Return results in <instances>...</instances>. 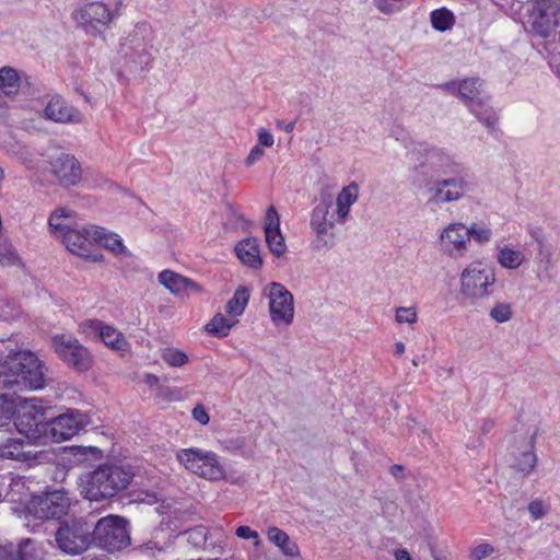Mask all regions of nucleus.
Here are the masks:
<instances>
[{"instance_id":"1","label":"nucleus","mask_w":560,"mask_h":560,"mask_svg":"<svg viewBox=\"0 0 560 560\" xmlns=\"http://www.w3.org/2000/svg\"><path fill=\"white\" fill-rule=\"evenodd\" d=\"M492 237L490 224L477 222L465 224L460 221H452L438 230L436 245L444 255L460 258L468 253L471 241L483 246L490 243Z\"/></svg>"},{"instance_id":"2","label":"nucleus","mask_w":560,"mask_h":560,"mask_svg":"<svg viewBox=\"0 0 560 560\" xmlns=\"http://www.w3.org/2000/svg\"><path fill=\"white\" fill-rule=\"evenodd\" d=\"M122 0H86L71 12L74 24L90 37H102L122 13Z\"/></svg>"},{"instance_id":"3","label":"nucleus","mask_w":560,"mask_h":560,"mask_svg":"<svg viewBox=\"0 0 560 560\" xmlns=\"http://www.w3.org/2000/svg\"><path fill=\"white\" fill-rule=\"evenodd\" d=\"M131 477V472L120 466H101L85 476L81 482V492L91 501L110 498L124 490Z\"/></svg>"},{"instance_id":"4","label":"nucleus","mask_w":560,"mask_h":560,"mask_svg":"<svg viewBox=\"0 0 560 560\" xmlns=\"http://www.w3.org/2000/svg\"><path fill=\"white\" fill-rule=\"evenodd\" d=\"M4 383L26 389H39L44 386V372L40 361L28 351H18L5 361Z\"/></svg>"},{"instance_id":"5","label":"nucleus","mask_w":560,"mask_h":560,"mask_svg":"<svg viewBox=\"0 0 560 560\" xmlns=\"http://www.w3.org/2000/svg\"><path fill=\"white\" fill-rule=\"evenodd\" d=\"M178 463L189 472L209 480L220 481L226 478V469L220 456L199 447L182 448L176 453Z\"/></svg>"},{"instance_id":"6","label":"nucleus","mask_w":560,"mask_h":560,"mask_svg":"<svg viewBox=\"0 0 560 560\" xmlns=\"http://www.w3.org/2000/svg\"><path fill=\"white\" fill-rule=\"evenodd\" d=\"M497 282L495 270L481 261L468 264L459 275V293L470 302L492 294Z\"/></svg>"},{"instance_id":"7","label":"nucleus","mask_w":560,"mask_h":560,"mask_svg":"<svg viewBox=\"0 0 560 560\" xmlns=\"http://www.w3.org/2000/svg\"><path fill=\"white\" fill-rule=\"evenodd\" d=\"M44 156V171L62 188L77 187L83 180V167L71 153L50 149Z\"/></svg>"},{"instance_id":"8","label":"nucleus","mask_w":560,"mask_h":560,"mask_svg":"<svg viewBox=\"0 0 560 560\" xmlns=\"http://www.w3.org/2000/svg\"><path fill=\"white\" fill-rule=\"evenodd\" d=\"M268 302L270 322L276 328H288L294 322L295 307L293 294L280 282L272 281L261 291Z\"/></svg>"},{"instance_id":"9","label":"nucleus","mask_w":560,"mask_h":560,"mask_svg":"<svg viewBox=\"0 0 560 560\" xmlns=\"http://www.w3.org/2000/svg\"><path fill=\"white\" fill-rule=\"evenodd\" d=\"M15 415V427L19 433L25 435L30 441L37 442L46 440L44 408L35 399H21L13 411Z\"/></svg>"},{"instance_id":"10","label":"nucleus","mask_w":560,"mask_h":560,"mask_svg":"<svg viewBox=\"0 0 560 560\" xmlns=\"http://www.w3.org/2000/svg\"><path fill=\"white\" fill-rule=\"evenodd\" d=\"M51 346L68 366L79 372L91 369L93 355L75 337L66 334L56 335L51 338Z\"/></svg>"},{"instance_id":"11","label":"nucleus","mask_w":560,"mask_h":560,"mask_svg":"<svg viewBox=\"0 0 560 560\" xmlns=\"http://www.w3.org/2000/svg\"><path fill=\"white\" fill-rule=\"evenodd\" d=\"M93 539L98 547L110 552L125 548L130 540L126 522L113 515L97 522Z\"/></svg>"},{"instance_id":"12","label":"nucleus","mask_w":560,"mask_h":560,"mask_svg":"<svg viewBox=\"0 0 560 560\" xmlns=\"http://www.w3.org/2000/svg\"><path fill=\"white\" fill-rule=\"evenodd\" d=\"M55 536L58 548L69 555H80L91 544L90 526L83 521H71L61 524Z\"/></svg>"},{"instance_id":"13","label":"nucleus","mask_w":560,"mask_h":560,"mask_svg":"<svg viewBox=\"0 0 560 560\" xmlns=\"http://www.w3.org/2000/svg\"><path fill=\"white\" fill-rule=\"evenodd\" d=\"M90 423V417L77 409L68 410L49 422L45 429L46 439L60 443L70 440Z\"/></svg>"},{"instance_id":"14","label":"nucleus","mask_w":560,"mask_h":560,"mask_svg":"<svg viewBox=\"0 0 560 560\" xmlns=\"http://www.w3.org/2000/svg\"><path fill=\"white\" fill-rule=\"evenodd\" d=\"M72 503L71 498L62 490H55L44 495L32 497L27 510L38 518H59L66 515Z\"/></svg>"},{"instance_id":"15","label":"nucleus","mask_w":560,"mask_h":560,"mask_svg":"<svg viewBox=\"0 0 560 560\" xmlns=\"http://www.w3.org/2000/svg\"><path fill=\"white\" fill-rule=\"evenodd\" d=\"M560 21V0H534L528 10L533 30L541 36L549 35Z\"/></svg>"},{"instance_id":"16","label":"nucleus","mask_w":560,"mask_h":560,"mask_svg":"<svg viewBox=\"0 0 560 560\" xmlns=\"http://www.w3.org/2000/svg\"><path fill=\"white\" fill-rule=\"evenodd\" d=\"M92 230H96V225L75 224L61 242L70 253L97 262L103 260V255L94 250L95 241L90 234Z\"/></svg>"},{"instance_id":"17","label":"nucleus","mask_w":560,"mask_h":560,"mask_svg":"<svg viewBox=\"0 0 560 560\" xmlns=\"http://www.w3.org/2000/svg\"><path fill=\"white\" fill-rule=\"evenodd\" d=\"M470 184L463 177L438 179L429 188L428 203L442 206L463 199L469 191Z\"/></svg>"},{"instance_id":"18","label":"nucleus","mask_w":560,"mask_h":560,"mask_svg":"<svg viewBox=\"0 0 560 560\" xmlns=\"http://www.w3.org/2000/svg\"><path fill=\"white\" fill-rule=\"evenodd\" d=\"M456 86L458 95L463 98L470 112L483 124L491 126L494 117L488 114L485 108L482 98L480 97L482 83L477 78H469L459 81Z\"/></svg>"},{"instance_id":"19","label":"nucleus","mask_w":560,"mask_h":560,"mask_svg":"<svg viewBox=\"0 0 560 560\" xmlns=\"http://www.w3.org/2000/svg\"><path fill=\"white\" fill-rule=\"evenodd\" d=\"M158 282L171 294L183 299L201 295L205 292L200 283L171 269L159 272Z\"/></svg>"},{"instance_id":"20","label":"nucleus","mask_w":560,"mask_h":560,"mask_svg":"<svg viewBox=\"0 0 560 560\" xmlns=\"http://www.w3.org/2000/svg\"><path fill=\"white\" fill-rule=\"evenodd\" d=\"M311 229L319 241L327 242L334 237V230L340 224L330 201H320L312 211Z\"/></svg>"},{"instance_id":"21","label":"nucleus","mask_w":560,"mask_h":560,"mask_svg":"<svg viewBox=\"0 0 560 560\" xmlns=\"http://www.w3.org/2000/svg\"><path fill=\"white\" fill-rule=\"evenodd\" d=\"M262 229L269 252L276 257H282L288 248L280 229V215L273 206L266 210Z\"/></svg>"},{"instance_id":"22","label":"nucleus","mask_w":560,"mask_h":560,"mask_svg":"<svg viewBox=\"0 0 560 560\" xmlns=\"http://www.w3.org/2000/svg\"><path fill=\"white\" fill-rule=\"evenodd\" d=\"M28 75L11 66L0 68V95L1 97L14 101L24 94Z\"/></svg>"},{"instance_id":"23","label":"nucleus","mask_w":560,"mask_h":560,"mask_svg":"<svg viewBox=\"0 0 560 560\" xmlns=\"http://www.w3.org/2000/svg\"><path fill=\"white\" fill-rule=\"evenodd\" d=\"M44 113L46 118L56 122H79L82 119L81 113L59 96L49 100Z\"/></svg>"},{"instance_id":"24","label":"nucleus","mask_w":560,"mask_h":560,"mask_svg":"<svg viewBox=\"0 0 560 560\" xmlns=\"http://www.w3.org/2000/svg\"><path fill=\"white\" fill-rule=\"evenodd\" d=\"M74 218L75 212L71 209L66 207L56 208L48 217L49 233L61 241L74 228Z\"/></svg>"},{"instance_id":"25","label":"nucleus","mask_w":560,"mask_h":560,"mask_svg":"<svg viewBox=\"0 0 560 560\" xmlns=\"http://www.w3.org/2000/svg\"><path fill=\"white\" fill-rule=\"evenodd\" d=\"M360 188L357 183H350L345 186L336 196L334 209L336 210V217L340 224H343L351 211V207L359 199Z\"/></svg>"},{"instance_id":"26","label":"nucleus","mask_w":560,"mask_h":560,"mask_svg":"<svg viewBox=\"0 0 560 560\" xmlns=\"http://www.w3.org/2000/svg\"><path fill=\"white\" fill-rule=\"evenodd\" d=\"M237 258L247 267L259 269L262 266L259 242L255 237H246L235 245Z\"/></svg>"},{"instance_id":"27","label":"nucleus","mask_w":560,"mask_h":560,"mask_svg":"<svg viewBox=\"0 0 560 560\" xmlns=\"http://www.w3.org/2000/svg\"><path fill=\"white\" fill-rule=\"evenodd\" d=\"M94 238L95 244L104 246L107 250L113 253L115 256L128 257L130 252L125 246L122 238L114 232H109L104 228L97 226L96 230L90 232Z\"/></svg>"},{"instance_id":"28","label":"nucleus","mask_w":560,"mask_h":560,"mask_svg":"<svg viewBox=\"0 0 560 560\" xmlns=\"http://www.w3.org/2000/svg\"><path fill=\"white\" fill-rule=\"evenodd\" d=\"M31 442L23 443L20 440L9 439L0 446V457L23 463H30L35 459L36 453L31 448Z\"/></svg>"},{"instance_id":"29","label":"nucleus","mask_w":560,"mask_h":560,"mask_svg":"<svg viewBox=\"0 0 560 560\" xmlns=\"http://www.w3.org/2000/svg\"><path fill=\"white\" fill-rule=\"evenodd\" d=\"M267 539L273 544L287 557L300 555L296 542L282 529L277 526H269L266 529Z\"/></svg>"},{"instance_id":"30","label":"nucleus","mask_w":560,"mask_h":560,"mask_svg":"<svg viewBox=\"0 0 560 560\" xmlns=\"http://www.w3.org/2000/svg\"><path fill=\"white\" fill-rule=\"evenodd\" d=\"M100 339L107 348L120 353L121 355L129 352V342L125 336L113 326L106 325L105 329L102 330Z\"/></svg>"},{"instance_id":"31","label":"nucleus","mask_w":560,"mask_h":560,"mask_svg":"<svg viewBox=\"0 0 560 560\" xmlns=\"http://www.w3.org/2000/svg\"><path fill=\"white\" fill-rule=\"evenodd\" d=\"M237 319L225 317L222 313H217L205 325V330L212 336L224 338L229 336L231 329L236 325Z\"/></svg>"},{"instance_id":"32","label":"nucleus","mask_w":560,"mask_h":560,"mask_svg":"<svg viewBox=\"0 0 560 560\" xmlns=\"http://www.w3.org/2000/svg\"><path fill=\"white\" fill-rule=\"evenodd\" d=\"M249 301V290L246 287H240L225 305V312L230 317L236 319L241 316Z\"/></svg>"},{"instance_id":"33","label":"nucleus","mask_w":560,"mask_h":560,"mask_svg":"<svg viewBox=\"0 0 560 560\" xmlns=\"http://www.w3.org/2000/svg\"><path fill=\"white\" fill-rule=\"evenodd\" d=\"M525 257L522 250L510 247L508 245L502 246L498 250L497 260L501 267L505 269H516L518 268Z\"/></svg>"},{"instance_id":"34","label":"nucleus","mask_w":560,"mask_h":560,"mask_svg":"<svg viewBox=\"0 0 560 560\" xmlns=\"http://www.w3.org/2000/svg\"><path fill=\"white\" fill-rule=\"evenodd\" d=\"M431 26L438 32H446L455 25L456 16L447 8H439L430 13Z\"/></svg>"},{"instance_id":"35","label":"nucleus","mask_w":560,"mask_h":560,"mask_svg":"<svg viewBox=\"0 0 560 560\" xmlns=\"http://www.w3.org/2000/svg\"><path fill=\"white\" fill-rule=\"evenodd\" d=\"M45 553L43 544L26 539L19 546L16 560H44Z\"/></svg>"},{"instance_id":"36","label":"nucleus","mask_w":560,"mask_h":560,"mask_svg":"<svg viewBox=\"0 0 560 560\" xmlns=\"http://www.w3.org/2000/svg\"><path fill=\"white\" fill-rule=\"evenodd\" d=\"M171 545V535L163 529H156L153 537L140 547V551L144 555H153L155 550H165Z\"/></svg>"},{"instance_id":"37","label":"nucleus","mask_w":560,"mask_h":560,"mask_svg":"<svg viewBox=\"0 0 560 560\" xmlns=\"http://www.w3.org/2000/svg\"><path fill=\"white\" fill-rule=\"evenodd\" d=\"M162 359L173 368H180L188 363V355L184 351L174 347L165 348L162 352Z\"/></svg>"},{"instance_id":"38","label":"nucleus","mask_w":560,"mask_h":560,"mask_svg":"<svg viewBox=\"0 0 560 560\" xmlns=\"http://www.w3.org/2000/svg\"><path fill=\"white\" fill-rule=\"evenodd\" d=\"M512 315V305L508 302H497L489 312L490 318L499 324L509 322Z\"/></svg>"},{"instance_id":"39","label":"nucleus","mask_w":560,"mask_h":560,"mask_svg":"<svg viewBox=\"0 0 560 560\" xmlns=\"http://www.w3.org/2000/svg\"><path fill=\"white\" fill-rule=\"evenodd\" d=\"M395 320L397 324L413 325L418 320V312L415 306H400L395 310Z\"/></svg>"},{"instance_id":"40","label":"nucleus","mask_w":560,"mask_h":560,"mask_svg":"<svg viewBox=\"0 0 560 560\" xmlns=\"http://www.w3.org/2000/svg\"><path fill=\"white\" fill-rule=\"evenodd\" d=\"M80 331L91 339H100L106 324L95 319H89L80 324Z\"/></svg>"},{"instance_id":"41","label":"nucleus","mask_w":560,"mask_h":560,"mask_svg":"<svg viewBox=\"0 0 560 560\" xmlns=\"http://www.w3.org/2000/svg\"><path fill=\"white\" fill-rule=\"evenodd\" d=\"M19 397L0 395V425L2 420L10 419L16 408Z\"/></svg>"},{"instance_id":"42","label":"nucleus","mask_w":560,"mask_h":560,"mask_svg":"<svg viewBox=\"0 0 560 560\" xmlns=\"http://www.w3.org/2000/svg\"><path fill=\"white\" fill-rule=\"evenodd\" d=\"M536 455L532 448L522 453L521 458L516 462V467L520 471L528 474L536 465Z\"/></svg>"},{"instance_id":"43","label":"nucleus","mask_w":560,"mask_h":560,"mask_svg":"<svg viewBox=\"0 0 560 560\" xmlns=\"http://www.w3.org/2000/svg\"><path fill=\"white\" fill-rule=\"evenodd\" d=\"M494 552V547L488 542H480L474 546L470 550L471 560H483L491 557Z\"/></svg>"},{"instance_id":"44","label":"nucleus","mask_w":560,"mask_h":560,"mask_svg":"<svg viewBox=\"0 0 560 560\" xmlns=\"http://www.w3.org/2000/svg\"><path fill=\"white\" fill-rule=\"evenodd\" d=\"M19 261L16 250L9 245L0 246V264L4 266L15 265Z\"/></svg>"},{"instance_id":"45","label":"nucleus","mask_w":560,"mask_h":560,"mask_svg":"<svg viewBox=\"0 0 560 560\" xmlns=\"http://www.w3.org/2000/svg\"><path fill=\"white\" fill-rule=\"evenodd\" d=\"M527 510L532 518L535 521L542 518L548 512L546 504L539 499L530 501L528 503Z\"/></svg>"},{"instance_id":"46","label":"nucleus","mask_w":560,"mask_h":560,"mask_svg":"<svg viewBox=\"0 0 560 560\" xmlns=\"http://www.w3.org/2000/svg\"><path fill=\"white\" fill-rule=\"evenodd\" d=\"M235 534L241 539H252L255 547H259L261 544L258 532L252 529L249 526H238L235 530Z\"/></svg>"},{"instance_id":"47","label":"nucleus","mask_w":560,"mask_h":560,"mask_svg":"<svg viewBox=\"0 0 560 560\" xmlns=\"http://www.w3.org/2000/svg\"><path fill=\"white\" fill-rule=\"evenodd\" d=\"M257 143L261 148H271L275 144V137L271 131L265 127H259L256 131Z\"/></svg>"},{"instance_id":"48","label":"nucleus","mask_w":560,"mask_h":560,"mask_svg":"<svg viewBox=\"0 0 560 560\" xmlns=\"http://www.w3.org/2000/svg\"><path fill=\"white\" fill-rule=\"evenodd\" d=\"M265 155V151H264V148H261L260 145L258 144H255L248 155L246 156V159L244 160V164L246 167H252L254 164H256L259 160L262 159V156Z\"/></svg>"},{"instance_id":"49","label":"nucleus","mask_w":560,"mask_h":560,"mask_svg":"<svg viewBox=\"0 0 560 560\" xmlns=\"http://www.w3.org/2000/svg\"><path fill=\"white\" fill-rule=\"evenodd\" d=\"M18 159L22 164H24L27 168L34 170L36 168V161L34 154L30 152L27 149L23 148L19 152H16Z\"/></svg>"},{"instance_id":"50","label":"nucleus","mask_w":560,"mask_h":560,"mask_svg":"<svg viewBox=\"0 0 560 560\" xmlns=\"http://www.w3.org/2000/svg\"><path fill=\"white\" fill-rule=\"evenodd\" d=\"M191 416H192L194 420L197 421L198 423H200L201 425H207L210 421L208 411L206 410V408L202 405H197L192 409Z\"/></svg>"},{"instance_id":"51","label":"nucleus","mask_w":560,"mask_h":560,"mask_svg":"<svg viewBox=\"0 0 560 560\" xmlns=\"http://www.w3.org/2000/svg\"><path fill=\"white\" fill-rule=\"evenodd\" d=\"M175 389H172L171 387L160 385V388L158 389L155 394V398L159 401H165V400H173L178 399V396L175 395Z\"/></svg>"},{"instance_id":"52","label":"nucleus","mask_w":560,"mask_h":560,"mask_svg":"<svg viewBox=\"0 0 560 560\" xmlns=\"http://www.w3.org/2000/svg\"><path fill=\"white\" fill-rule=\"evenodd\" d=\"M141 382L147 385L151 390H153L155 394L158 389L160 388V380L156 375L151 373H145L141 376Z\"/></svg>"},{"instance_id":"53","label":"nucleus","mask_w":560,"mask_h":560,"mask_svg":"<svg viewBox=\"0 0 560 560\" xmlns=\"http://www.w3.org/2000/svg\"><path fill=\"white\" fill-rule=\"evenodd\" d=\"M245 439L244 438H236V439H230L224 442L225 450L230 452H238L242 451L245 447Z\"/></svg>"},{"instance_id":"54","label":"nucleus","mask_w":560,"mask_h":560,"mask_svg":"<svg viewBox=\"0 0 560 560\" xmlns=\"http://www.w3.org/2000/svg\"><path fill=\"white\" fill-rule=\"evenodd\" d=\"M395 560H413L407 549H397L394 552Z\"/></svg>"},{"instance_id":"55","label":"nucleus","mask_w":560,"mask_h":560,"mask_svg":"<svg viewBox=\"0 0 560 560\" xmlns=\"http://www.w3.org/2000/svg\"><path fill=\"white\" fill-rule=\"evenodd\" d=\"M277 126L283 130L284 132H292L294 130V127H295V122L294 121H281V120H278L277 121Z\"/></svg>"},{"instance_id":"56","label":"nucleus","mask_w":560,"mask_h":560,"mask_svg":"<svg viewBox=\"0 0 560 560\" xmlns=\"http://www.w3.org/2000/svg\"><path fill=\"white\" fill-rule=\"evenodd\" d=\"M405 348L406 347H405L404 342H401V341L396 342V345H395V354L399 355V357L402 355L404 352H405Z\"/></svg>"},{"instance_id":"57","label":"nucleus","mask_w":560,"mask_h":560,"mask_svg":"<svg viewBox=\"0 0 560 560\" xmlns=\"http://www.w3.org/2000/svg\"><path fill=\"white\" fill-rule=\"evenodd\" d=\"M189 535L190 536L197 535L201 540H205V538H206V534L202 528L191 530V532H189Z\"/></svg>"},{"instance_id":"58","label":"nucleus","mask_w":560,"mask_h":560,"mask_svg":"<svg viewBox=\"0 0 560 560\" xmlns=\"http://www.w3.org/2000/svg\"><path fill=\"white\" fill-rule=\"evenodd\" d=\"M140 58H141L140 62L143 63V65H148L149 61H150V56H149L148 51H144V54L141 55Z\"/></svg>"},{"instance_id":"59","label":"nucleus","mask_w":560,"mask_h":560,"mask_svg":"<svg viewBox=\"0 0 560 560\" xmlns=\"http://www.w3.org/2000/svg\"><path fill=\"white\" fill-rule=\"evenodd\" d=\"M21 483H22V480H21V479H18V480L13 481L12 487H13V488H16V487H19Z\"/></svg>"},{"instance_id":"60","label":"nucleus","mask_w":560,"mask_h":560,"mask_svg":"<svg viewBox=\"0 0 560 560\" xmlns=\"http://www.w3.org/2000/svg\"><path fill=\"white\" fill-rule=\"evenodd\" d=\"M445 161H446V166H448L450 164H452V160L448 158V156H444Z\"/></svg>"}]
</instances>
